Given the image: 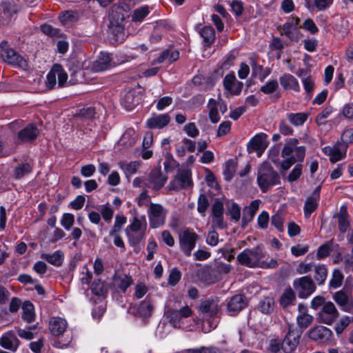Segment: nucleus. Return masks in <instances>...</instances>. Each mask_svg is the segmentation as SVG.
Here are the masks:
<instances>
[{"label": "nucleus", "instance_id": "f257e3e1", "mask_svg": "<svg viewBox=\"0 0 353 353\" xmlns=\"http://www.w3.org/2000/svg\"><path fill=\"white\" fill-rule=\"evenodd\" d=\"M147 222L145 216L139 218L133 217L131 223L125 229V232L128 237L129 243L133 248H137L144 239Z\"/></svg>", "mask_w": 353, "mask_h": 353}, {"label": "nucleus", "instance_id": "f03ea898", "mask_svg": "<svg viewBox=\"0 0 353 353\" xmlns=\"http://www.w3.org/2000/svg\"><path fill=\"white\" fill-rule=\"evenodd\" d=\"M257 183L261 191L266 192L270 188L280 183V178L272 167L263 165L258 171Z\"/></svg>", "mask_w": 353, "mask_h": 353}, {"label": "nucleus", "instance_id": "7ed1b4c3", "mask_svg": "<svg viewBox=\"0 0 353 353\" xmlns=\"http://www.w3.org/2000/svg\"><path fill=\"white\" fill-rule=\"evenodd\" d=\"M0 56L8 64L23 68L28 66L26 61L14 49L11 48L6 41H3L0 43Z\"/></svg>", "mask_w": 353, "mask_h": 353}, {"label": "nucleus", "instance_id": "20e7f679", "mask_svg": "<svg viewBox=\"0 0 353 353\" xmlns=\"http://www.w3.org/2000/svg\"><path fill=\"white\" fill-rule=\"evenodd\" d=\"M167 214L168 210L161 204L150 203L148 210L150 226L152 228H157L163 225Z\"/></svg>", "mask_w": 353, "mask_h": 353}, {"label": "nucleus", "instance_id": "39448f33", "mask_svg": "<svg viewBox=\"0 0 353 353\" xmlns=\"http://www.w3.org/2000/svg\"><path fill=\"white\" fill-rule=\"evenodd\" d=\"M303 331L292 325H288V331L281 343L285 353L293 352L299 344Z\"/></svg>", "mask_w": 353, "mask_h": 353}, {"label": "nucleus", "instance_id": "423d86ee", "mask_svg": "<svg viewBox=\"0 0 353 353\" xmlns=\"http://www.w3.org/2000/svg\"><path fill=\"white\" fill-rule=\"evenodd\" d=\"M57 79L59 87H63L68 79L66 72L59 64H54L48 73L46 82V86L49 89L54 88L57 85Z\"/></svg>", "mask_w": 353, "mask_h": 353}, {"label": "nucleus", "instance_id": "0eeeda50", "mask_svg": "<svg viewBox=\"0 0 353 353\" xmlns=\"http://www.w3.org/2000/svg\"><path fill=\"white\" fill-rule=\"evenodd\" d=\"M298 139H292L285 144L281 151L283 158L291 157L296 162L303 161L305 155V148L297 146Z\"/></svg>", "mask_w": 353, "mask_h": 353}, {"label": "nucleus", "instance_id": "6e6552de", "mask_svg": "<svg viewBox=\"0 0 353 353\" xmlns=\"http://www.w3.org/2000/svg\"><path fill=\"white\" fill-rule=\"evenodd\" d=\"M198 238V235L189 228L183 230L179 234V247L181 251L187 256H190Z\"/></svg>", "mask_w": 353, "mask_h": 353}, {"label": "nucleus", "instance_id": "1a4fd4ad", "mask_svg": "<svg viewBox=\"0 0 353 353\" xmlns=\"http://www.w3.org/2000/svg\"><path fill=\"white\" fill-rule=\"evenodd\" d=\"M294 288L297 291L299 298L310 296L316 290V285L310 277L305 276L294 281Z\"/></svg>", "mask_w": 353, "mask_h": 353}, {"label": "nucleus", "instance_id": "9d476101", "mask_svg": "<svg viewBox=\"0 0 353 353\" xmlns=\"http://www.w3.org/2000/svg\"><path fill=\"white\" fill-rule=\"evenodd\" d=\"M167 179L168 177L161 172L160 169H152L146 176L147 188L158 191L164 186Z\"/></svg>", "mask_w": 353, "mask_h": 353}, {"label": "nucleus", "instance_id": "9b49d317", "mask_svg": "<svg viewBox=\"0 0 353 353\" xmlns=\"http://www.w3.org/2000/svg\"><path fill=\"white\" fill-rule=\"evenodd\" d=\"M310 339L318 343L324 344L327 343L332 336V331L323 325H318L310 330L307 332Z\"/></svg>", "mask_w": 353, "mask_h": 353}, {"label": "nucleus", "instance_id": "f8f14e48", "mask_svg": "<svg viewBox=\"0 0 353 353\" xmlns=\"http://www.w3.org/2000/svg\"><path fill=\"white\" fill-rule=\"evenodd\" d=\"M339 312L333 303H325L319 313V321L330 325L337 319Z\"/></svg>", "mask_w": 353, "mask_h": 353}, {"label": "nucleus", "instance_id": "ddd939ff", "mask_svg": "<svg viewBox=\"0 0 353 353\" xmlns=\"http://www.w3.org/2000/svg\"><path fill=\"white\" fill-rule=\"evenodd\" d=\"M192 313V310L188 305H185L179 310L169 309L166 312L169 322L174 327L179 326L181 319L190 316Z\"/></svg>", "mask_w": 353, "mask_h": 353}, {"label": "nucleus", "instance_id": "4468645a", "mask_svg": "<svg viewBox=\"0 0 353 353\" xmlns=\"http://www.w3.org/2000/svg\"><path fill=\"white\" fill-rule=\"evenodd\" d=\"M346 150L342 142H337L332 147L326 146L323 148V153L330 156V160L333 163L343 159L345 157Z\"/></svg>", "mask_w": 353, "mask_h": 353}, {"label": "nucleus", "instance_id": "2eb2a0df", "mask_svg": "<svg viewBox=\"0 0 353 353\" xmlns=\"http://www.w3.org/2000/svg\"><path fill=\"white\" fill-rule=\"evenodd\" d=\"M223 86L231 94L239 95L242 91L243 83L236 80L234 73L232 72L224 77Z\"/></svg>", "mask_w": 353, "mask_h": 353}, {"label": "nucleus", "instance_id": "dca6fc26", "mask_svg": "<svg viewBox=\"0 0 353 353\" xmlns=\"http://www.w3.org/2000/svg\"><path fill=\"white\" fill-rule=\"evenodd\" d=\"M223 203L219 199H216L212 206V223L214 226H216L220 229L225 228V223L223 221Z\"/></svg>", "mask_w": 353, "mask_h": 353}, {"label": "nucleus", "instance_id": "f3484780", "mask_svg": "<svg viewBox=\"0 0 353 353\" xmlns=\"http://www.w3.org/2000/svg\"><path fill=\"white\" fill-rule=\"evenodd\" d=\"M267 135L264 133H260L255 135L248 143L247 150L248 153L253 152H263L267 148L266 142Z\"/></svg>", "mask_w": 353, "mask_h": 353}, {"label": "nucleus", "instance_id": "a211bd4d", "mask_svg": "<svg viewBox=\"0 0 353 353\" xmlns=\"http://www.w3.org/2000/svg\"><path fill=\"white\" fill-rule=\"evenodd\" d=\"M334 300L343 310L350 312L353 310V299L350 294L340 290L334 294Z\"/></svg>", "mask_w": 353, "mask_h": 353}, {"label": "nucleus", "instance_id": "6ab92c4d", "mask_svg": "<svg viewBox=\"0 0 353 353\" xmlns=\"http://www.w3.org/2000/svg\"><path fill=\"white\" fill-rule=\"evenodd\" d=\"M190 172L188 170H179L175 179L171 183V188L172 190H179L185 188L190 185Z\"/></svg>", "mask_w": 353, "mask_h": 353}, {"label": "nucleus", "instance_id": "aec40b11", "mask_svg": "<svg viewBox=\"0 0 353 353\" xmlns=\"http://www.w3.org/2000/svg\"><path fill=\"white\" fill-rule=\"evenodd\" d=\"M170 121L168 114H154L146 121L147 127L150 129H161Z\"/></svg>", "mask_w": 353, "mask_h": 353}, {"label": "nucleus", "instance_id": "412c9836", "mask_svg": "<svg viewBox=\"0 0 353 353\" xmlns=\"http://www.w3.org/2000/svg\"><path fill=\"white\" fill-rule=\"evenodd\" d=\"M39 134L37 128L33 124L28 125L17 134V143H25L35 139Z\"/></svg>", "mask_w": 353, "mask_h": 353}, {"label": "nucleus", "instance_id": "4be33fe9", "mask_svg": "<svg viewBox=\"0 0 353 353\" xmlns=\"http://www.w3.org/2000/svg\"><path fill=\"white\" fill-rule=\"evenodd\" d=\"M19 344V340L12 331L4 333L0 338V345L11 351H16Z\"/></svg>", "mask_w": 353, "mask_h": 353}, {"label": "nucleus", "instance_id": "5701e85b", "mask_svg": "<svg viewBox=\"0 0 353 353\" xmlns=\"http://www.w3.org/2000/svg\"><path fill=\"white\" fill-rule=\"evenodd\" d=\"M247 305L246 298L242 294H236L232 296L228 303L227 307L231 315L239 312Z\"/></svg>", "mask_w": 353, "mask_h": 353}, {"label": "nucleus", "instance_id": "b1692460", "mask_svg": "<svg viewBox=\"0 0 353 353\" xmlns=\"http://www.w3.org/2000/svg\"><path fill=\"white\" fill-rule=\"evenodd\" d=\"M68 323L66 321L60 317H53L49 323L50 333L55 336H60L66 330Z\"/></svg>", "mask_w": 353, "mask_h": 353}, {"label": "nucleus", "instance_id": "393cba45", "mask_svg": "<svg viewBox=\"0 0 353 353\" xmlns=\"http://www.w3.org/2000/svg\"><path fill=\"white\" fill-rule=\"evenodd\" d=\"M139 103V97L133 90L125 91L122 94L121 98V103L125 108L130 111L134 108Z\"/></svg>", "mask_w": 353, "mask_h": 353}, {"label": "nucleus", "instance_id": "a878e982", "mask_svg": "<svg viewBox=\"0 0 353 353\" xmlns=\"http://www.w3.org/2000/svg\"><path fill=\"white\" fill-rule=\"evenodd\" d=\"M198 278L208 283H213L220 279V275L216 274L215 271L212 269V266H204L197 274Z\"/></svg>", "mask_w": 353, "mask_h": 353}, {"label": "nucleus", "instance_id": "bb28decb", "mask_svg": "<svg viewBox=\"0 0 353 353\" xmlns=\"http://www.w3.org/2000/svg\"><path fill=\"white\" fill-rule=\"evenodd\" d=\"M112 59L108 53H101L92 66V70L100 72L108 70L112 67Z\"/></svg>", "mask_w": 353, "mask_h": 353}, {"label": "nucleus", "instance_id": "cd10ccee", "mask_svg": "<svg viewBox=\"0 0 353 353\" xmlns=\"http://www.w3.org/2000/svg\"><path fill=\"white\" fill-rule=\"evenodd\" d=\"M32 169L33 162L32 161L21 162L14 168L13 176L15 179H21L31 173Z\"/></svg>", "mask_w": 353, "mask_h": 353}, {"label": "nucleus", "instance_id": "c85d7f7f", "mask_svg": "<svg viewBox=\"0 0 353 353\" xmlns=\"http://www.w3.org/2000/svg\"><path fill=\"white\" fill-rule=\"evenodd\" d=\"M279 81L285 90H292L295 92L300 91L298 80L290 74H284L279 78Z\"/></svg>", "mask_w": 353, "mask_h": 353}, {"label": "nucleus", "instance_id": "c756f323", "mask_svg": "<svg viewBox=\"0 0 353 353\" xmlns=\"http://www.w3.org/2000/svg\"><path fill=\"white\" fill-rule=\"evenodd\" d=\"M199 310L201 312L213 316L218 314L220 307L218 302L215 300L207 299L201 302Z\"/></svg>", "mask_w": 353, "mask_h": 353}, {"label": "nucleus", "instance_id": "7c9ffc66", "mask_svg": "<svg viewBox=\"0 0 353 353\" xmlns=\"http://www.w3.org/2000/svg\"><path fill=\"white\" fill-rule=\"evenodd\" d=\"M334 217L338 219L339 229L341 232L347 231L350 226L349 214L347 212V207L343 205L340 208L339 213L335 214Z\"/></svg>", "mask_w": 353, "mask_h": 353}, {"label": "nucleus", "instance_id": "2f4dec72", "mask_svg": "<svg viewBox=\"0 0 353 353\" xmlns=\"http://www.w3.org/2000/svg\"><path fill=\"white\" fill-rule=\"evenodd\" d=\"M319 201L318 194L307 198L303 208L304 215L306 218H309L311 214L317 209Z\"/></svg>", "mask_w": 353, "mask_h": 353}, {"label": "nucleus", "instance_id": "473e14b6", "mask_svg": "<svg viewBox=\"0 0 353 353\" xmlns=\"http://www.w3.org/2000/svg\"><path fill=\"white\" fill-rule=\"evenodd\" d=\"M110 33L112 36V39L115 42L122 43L125 39V33L123 27L118 22L114 23L111 22L109 27Z\"/></svg>", "mask_w": 353, "mask_h": 353}, {"label": "nucleus", "instance_id": "72a5a7b5", "mask_svg": "<svg viewBox=\"0 0 353 353\" xmlns=\"http://www.w3.org/2000/svg\"><path fill=\"white\" fill-rule=\"evenodd\" d=\"M339 248V245L334 243L333 240L328 241L318 248L316 256L319 259H324L327 257L332 250Z\"/></svg>", "mask_w": 353, "mask_h": 353}, {"label": "nucleus", "instance_id": "f704fd0d", "mask_svg": "<svg viewBox=\"0 0 353 353\" xmlns=\"http://www.w3.org/2000/svg\"><path fill=\"white\" fill-rule=\"evenodd\" d=\"M199 34L203 38V45L210 46L215 39V31L211 26H205L199 30Z\"/></svg>", "mask_w": 353, "mask_h": 353}, {"label": "nucleus", "instance_id": "c9c22d12", "mask_svg": "<svg viewBox=\"0 0 353 353\" xmlns=\"http://www.w3.org/2000/svg\"><path fill=\"white\" fill-rule=\"evenodd\" d=\"M296 300V294L291 288H286L282 293L279 303L283 307H287L290 305L294 304Z\"/></svg>", "mask_w": 353, "mask_h": 353}, {"label": "nucleus", "instance_id": "e433bc0d", "mask_svg": "<svg viewBox=\"0 0 353 353\" xmlns=\"http://www.w3.org/2000/svg\"><path fill=\"white\" fill-rule=\"evenodd\" d=\"M22 318L28 323H31L34 321V307L30 301H26L22 305Z\"/></svg>", "mask_w": 353, "mask_h": 353}, {"label": "nucleus", "instance_id": "4c0bfd02", "mask_svg": "<svg viewBox=\"0 0 353 353\" xmlns=\"http://www.w3.org/2000/svg\"><path fill=\"white\" fill-rule=\"evenodd\" d=\"M114 283V285L118 286L123 292H125L127 288L132 284V279L131 276L126 274H115Z\"/></svg>", "mask_w": 353, "mask_h": 353}, {"label": "nucleus", "instance_id": "58836bf2", "mask_svg": "<svg viewBox=\"0 0 353 353\" xmlns=\"http://www.w3.org/2000/svg\"><path fill=\"white\" fill-rule=\"evenodd\" d=\"M299 19L296 18L295 19L294 24L290 23H285L283 26L282 34H285L290 39L293 40L297 38V30L296 26L299 25Z\"/></svg>", "mask_w": 353, "mask_h": 353}, {"label": "nucleus", "instance_id": "ea45409f", "mask_svg": "<svg viewBox=\"0 0 353 353\" xmlns=\"http://www.w3.org/2000/svg\"><path fill=\"white\" fill-rule=\"evenodd\" d=\"M140 166L139 161H131L130 163H119L120 168L124 172L127 178L135 174Z\"/></svg>", "mask_w": 353, "mask_h": 353}, {"label": "nucleus", "instance_id": "a19ab883", "mask_svg": "<svg viewBox=\"0 0 353 353\" xmlns=\"http://www.w3.org/2000/svg\"><path fill=\"white\" fill-rule=\"evenodd\" d=\"M274 305V299L267 296L260 301L258 305V309L263 314H269L273 311Z\"/></svg>", "mask_w": 353, "mask_h": 353}, {"label": "nucleus", "instance_id": "79ce46f5", "mask_svg": "<svg viewBox=\"0 0 353 353\" xmlns=\"http://www.w3.org/2000/svg\"><path fill=\"white\" fill-rule=\"evenodd\" d=\"M236 161L234 159H229L225 163V169L223 170L224 179L226 181H230L236 172Z\"/></svg>", "mask_w": 353, "mask_h": 353}, {"label": "nucleus", "instance_id": "37998d69", "mask_svg": "<svg viewBox=\"0 0 353 353\" xmlns=\"http://www.w3.org/2000/svg\"><path fill=\"white\" fill-rule=\"evenodd\" d=\"M307 117L308 114L305 112L290 113L288 114L289 121L295 126L303 125Z\"/></svg>", "mask_w": 353, "mask_h": 353}, {"label": "nucleus", "instance_id": "c03bdc74", "mask_svg": "<svg viewBox=\"0 0 353 353\" xmlns=\"http://www.w3.org/2000/svg\"><path fill=\"white\" fill-rule=\"evenodd\" d=\"M42 258L52 265H61L63 260V254L61 251L57 250L52 254H43Z\"/></svg>", "mask_w": 353, "mask_h": 353}, {"label": "nucleus", "instance_id": "a18cd8bd", "mask_svg": "<svg viewBox=\"0 0 353 353\" xmlns=\"http://www.w3.org/2000/svg\"><path fill=\"white\" fill-rule=\"evenodd\" d=\"M72 341V336L70 334L65 336L61 334L60 336H55L52 340V345L57 348H65Z\"/></svg>", "mask_w": 353, "mask_h": 353}, {"label": "nucleus", "instance_id": "49530a36", "mask_svg": "<svg viewBox=\"0 0 353 353\" xmlns=\"http://www.w3.org/2000/svg\"><path fill=\"white\" fill-rule=\"evenodd\" d=\"M137 141L135 131L133 129H128L122 135L121 142L126 146L133 145Z\"/></svg>", "mask_w": 353, "mask_h": 353}, {"label": "nucleus", "instance_id": "de8ad7c7", "mask_svg": "<svg viewBox=\"0 0 353 353\" xmlns=\"http://www.w3.org/2000/svg\"><path fill=\"white\" fill-rule=\"evenodd\" d=\"M313 319V316L307 314L306 312L302 313L297 316L296 322L298 326L299 327V330L303 331V330L306 329L312 323Z\"/></svg>", "mask_w": 353, "mask_h": 353}, {"label": "nucleus", "instance_id": "09e8293b", "mask_svg": "<svg viewBox=\"0 0 353 353\" xmlns=\"http://www.w3.org/2000/svg\"><path fill=\"white\" fill-rule=\"evenodd\" d=\"M314 278L319 285H323L327 279V270L325 266H314Z\"/></svg>", "mask_w": 353, "mask_h": 353}, {"label": "nucleus", "instance_id": "8fccbe9b", "mask_svg": "<svg viewBox=\"0 0 353 353\" xmlns=\"http://www.w3.org/2000/svg\"><path fill=\"white\" fill-rule=\"evenodd\" d=\"M208 107L210 108L209 117L212 123H216L220 120L218 112L216 101L210 99L208 101Z\"/></svg>", "mask_w": 353, "mask_h": 353}, {"label": "nucleus", "instance_id": "3c124183", "mask_svg": "<svg viewBox=\"0 0 353 353\" xmlns=\"http://www.w3.org/2000/svg\"><path fill=\"white\" fill-rule=\"evenodd\" d=\"M256 252L253 250L246 249L238 256V261L241 264L250 263L254 257H256Z\"/></svg>", "mask_w": 353, "mask_h": 353}, {"label": "nucleus", "instance_id": "603ef678", "mask_svg": "<svg viewBox=\"0 0 353 353\" xmlns=\"http://www.w3.org/2000/svg\"><path fill=\"white\" fill-rule=\"evenodd\" d=\"M94 114V110L92 108H83L76 114V117L80 121L83 122L92 120Z\"/></svg>", "mask_w": 353, "mask_h": 353}, {"label": "nucleus", "instance_id": "864d4df0", "mask_svg": "<svg viewBox=\"0 0 353 353\" xmlns=\"http://www.w3.org/2000/svg\"><path fill=\"white\" fill-rule=\"evenodd\" d=\"M127 219L123 215L117 214L115 216L114 224L113 225L112 229L110 230L109 235H113L115 234H119V232L121 230L123 225L126 223Z\"/></svg>", "mask_w": 353, "mask_h": 353}, {"label": "nucleus", "instance_id": "5fc2aeb1", "mask_svg": "<svg viewBox=\"0 0 353 353\" xmlns=\"http://www.w3.org/2000/svg\"><path fill=\"white\" fill-rule=\"evenodd\" d=\"M91 290L97 296H103L108 292V288L103 282L98 279L92 283Z\"/></svg>", "mask_w": 353, "mask_h": 353}, {"label": "nucleus", "instance_id": "6e6d98bb", "mask_svg": "<svg viewBox=\"0 0 353 353\" xmlns=\"http://www.w3.org/2000/svg\"><path fill=\"white\" fill-rule=\"evenodd\" d=\"M163 28H165V22H158L157 25L154 27L151 37H150V40L152 43H157L161 40L162 31Z\"/></svg>", "mask_w": 353, "mask_h": 353}, {"label": "nucleus", "instance_id": "4d7b16f0", "mask_svg": "<svg viewBox=\"0 0 353 353\" xmlns=\"http://www.w3.org/2000/svg\"><path fill=\"white\" fill-rule=\"evenodd\" d=\"M343 280V274L338 269H335L333 271L332 279L330 281V286L333 288H337L342 285Z\"/></svg>", "mask_w": 353, "mask_h": 353}, {"label": "nucleus", "instance_id": "13d9d810", "mask_svg": "<svg viewBox=\"0 0 353 353\" xmlns=\"http://www.w3.org/2000/svg\"><path fill=\"white\" fill-rule=\"evenodd\" d=\"M228 213L232 221L237 222L241 217V208L236 203H232L228 208Z\"/></svg>", "mask_w": 353, "mask_h": 353}, {"label": "nucleus", "instance_id": "bf43d9fd", "mask_svg": "<svg viewBox=\"0 0 353 353\" xmlns=\"http://www.w3.org/2000/svg\"><path fill=\"white\" fill-rule=\"evenodd\" d=\"M279 87L277 80L274 79L268 81L264 85L261 86L260 90L265 94H272Z\"/></svg>", "mask_w": 353, "mask_h": 353}, {"label": "nucleus", "instance_id": "052dcab7", "mask_svg": "<svg viewBox=\"0 0 353 353\" xmlns=\"http://www.w3.org/2000/svg\"><path fill=\"white\" fill-rule=\"evenodd\" d=\"M341 141L344 145V149L347 150L348 145L353 143V128L343 131L341 136Z\"/></svg>", "mask_w": 353, "mask_h": 353}, {"label": "nucleus", "instance_id": "680f3d73", "mask_svg": "<svg viewBox=\"0 0 353 353\" xmlns=\"http://www.w3.org/2000/svg\"><path fill=\"white\" fill-rule=\"evenodd\" d=\"M334 3V0H313V6L318 11H325Z\"/></svg>", "mask_w": 353, "mask_h": 353}, {"label": "nucleus", "instance_id": "e2e57ef3", "mask_svg": "<svg viewBox=\"0 0 353 353\" xmlns=\"http://www.w3.org/2000/svg\"><path fill=\"white\" fill-rule=\"evenodd\" d=\"M41 30L43 33L50 37H59L61 36L60 30L52 27L49 24H43L41 26Z\"/></svg>", "mask_w": 353, "mask_h": 353}, {"label": "nucleus", "instance_id": "0e129e2a", "mask_svg": "<svg viewBox=\"0 0 353 353\" xmlns=\"http://www.w3.org/2000/svg\"><path fill=\"white\" fill-rule=\"evenodd\" d=\"M101 214L103 219L108 223H110L112 219L114 210L108 204H105L101 206Z\"/></svg>", "mask_w": 353, "mask_h": 353}, {"label": "nucleus", "instance_id": "69168bd1", "mask_svg": "<svg viewBox=\"0 0 353 353\" xmlns=\"http://www.w3.org/2000/svg\"><path fill=\"white\" fill-rule=\"evenodd\" d=\"M74 222V216L70 213H65L63 214L61 224L66 230H69L73 225Z\"/></svg>", "mask_w": 353, "mask_h": 353}, {"label": "nucleus", "instance_id": "338daca9", "mask_svg": "<svg viewBox=\"0 0 353 353\" xmlns=\"http://www.w3.org/2000/svg\"><path fill=\"white\" fill-rule=\"evenodd\" d=\"M152 310V305L150 302L143 301L137 307L138 312L143 316H150Z\"/></svg>", "mask_w": 353, "mask_h": 353}, {"label": "nucleus", "instance_id": "774afa93", "mask_svg": "<svg viewBox=\"0 0 353 353\" xmlns=\"http://www.w3.org/2000/svg\"><path fill=\"white\" fill-rule=\"evenodd\" d=\"M190 353H221V350L216 347H201L200 348H193L189 350Z\"/></svg>", "mask_w": 353, "mask_h": 353}]
</instances>
